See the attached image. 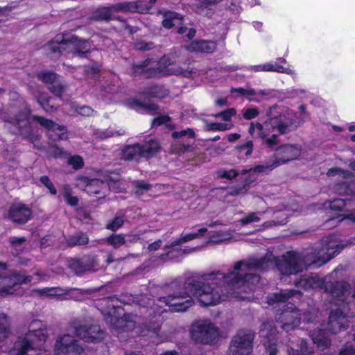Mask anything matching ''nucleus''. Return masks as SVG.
<instances>
[{"mask_svg":"<svg viewBox=\"0 0 355 355\" xmlns=\"http://www.w3.org/2000/svg\"><path fill=\"white\" fill-rule=\"evenodd\" d=\"M47 336L45 324L40 320H33L27 331L19 335L9 355H38L37 342H44Z\"/></svg>","mask_w":355,"mask_h":355,"instance_id":"6","label":"nucleus"},{"mask_svg":"<svg viewBox=\"0 0 355 355\" xmlns=\"http://www.w3.org/2000/svg\"><path fill=\"white\" fill-rule=\"evenodd\" d=\"M277 329L271 322H266L261 324L260 336L263 338V344L268 355H277Z\"/></svg>","mask_w":355,"mask_h":355,"instance_id":"15","label":"nucleus"},{"mask_svg":"<svg viewBox=\"0 0 355 355\" xmlns=\"http://www.w3.org/2000/svg\"><path fill=\"white\" fill-rule=\"evenodd\" d=\"M89 238L87 235L83 232H79L69 236L67 240V244L69 246L83 245L88 243Z\"/></svg>","mask_w":355,"mask_h":355,"instance_id":"32","label":"nucleus"},{"mask_svg":"<svg viewBox=\"0 0 355 355\" xmlns=\"http://www.w3.org/2000/svg\"><path fill=\"white\" fill-rule=\"evenodd\" d=\"M135 193L137 196H141L152 189V184L145 182L144 180H135L132 182Z\"/></svg>","mask_w":355,"mask_h":355,"instance_id":"33","label":"nucleus"},{"mask_svg":"<svg viewBox=\"0 0 355 355\" xmlns=\"http://www.w3.org/2000/svg\"><path fill=\"white\" fill-rule=\"evenodd\" d=\"M117 180V179H113L112 178H107L105 180H101L99 179L89 180V184L86 187V192L90 196L102 194L103 196L106 195L108 189H116L118 192L117 188H115L114 186Z\"/></svg>","mask_w":355,"mask_h":355,"instance_id":"16","label":"nucleus"},{"mask_svg":"<svg viewBox=\"0 0 355 355\" xmlns=\"http://www.w3.org/2000/svg\"><path fill=\"white\" fill-rule=\"evenodd\" d=\"M223 0H202L201 3L196 8V12L201 15H209L211 10L207 8V6L214 5Z\"/></svg>","mask_w":355,"mask_h":355,"instance_id":"40","label":"nucleus"},{"mask_svg":"<svg viewBox=\"0 0 355 355\" xmlns=\"http://www.w3.org/2000/svg\"><path fill=\"white\" fill-rule=\"evenodd\" d=\"M141 155L143 158H150L155 156L160 150L159 142L153 138L146 141L144 144H140Z\"/></svg>","mask_w":355,"mask_h":355,"instance_id":"24","label":"nucleus"},{"mask_svg":"<svg viewBox=\"0 0 355 355\" xmlns=\"http://www.w3.org/2000/svg\"><path fill=\"white\" fill-rule=\"evenodd\" d=\"M89 179L87 177L82 176L77 179L76 185L78 187L86 191L87 185L89 184Z\"/></svg>","mask_w":355,"mask_h":355,"instance_id":"62","label":"nucleus"},{"mask_svg":"<svg viewBox=\"0 0 355 355\" xmlns=\"http://www.w3.org/2000/svg\"><path fill=\"white\" fill-rule=\"evenodd\" d=\"M325 291L337 299L336 303H343L347 297L349 295V284L345 282H336L334 283H327L324 285Z\"/></svg>","mask_w":355,"mask_h":355,"instance_id":"19","label":"nucleus"},{"mask_svg":"<svg viewBox=\"0 0 355 355\" xmlns=\"http://www.w3.org/2000/svg\"><path fill=\"white\" fill-rule=\"evenodd\" d=\"M76 288H62L59 287L46 288L42 291V293L47 296H60L62 294H68Z\"/></svg>","mask_w":355,"mask_h":355,"instance_id":"37","label":"nucleus"},{"mask_svg":"<svg viewBox=\"0 0 355 355\" xmlns=\"http://www.w3.org/2000/svg\"><path fill=\"white\" fill-rule=\"evenodd\" d=\"M190 52L211 53L216 49V43L212 41L195 40L186 46Z\"/></svg>","mask_w":355,"mask_h":355,"instance_id":"22","label":"nucleus"},{"mask_svg":"<svg viewBox=\"0 0 355 355\" xmlns=\"http://www.w3.org/2000/svg\"><path fill=\"white\" fill-rule=\"evenodd\" d=\"M323 281L318 276H310L301 279L296 282L295 286L298 288L308 290L311 288H320L323 286Z\"/></svg>","mask_w":355,"mask_h":355,"instance_id":"25","label":"nucleus"},{"mask_svg":"<svg viewBox=\"0 0 355 355\" xmlns=\"http://www.w3.org/2000/svg\"><path fill=\"white\" fill-rule=\"evenodd\" d=\"M38 78L47 84L49 91L57 96H61L65 91V86L60 83L55 73L42 72L38 74Z\"/></svg>","mask_w":355,"mask_h":355,"instance_id":"20","label":"nucleus"},{"mask_svg":"<svg viewBox=\"0 0 355 355\" xmlns=\"http://www.w3.org/2000/svg\"><path fill=\"white\" fill-rule=\"evenodd\" d=\"M77 112L84 116H92L94 110L89 106L83 105L76 109Z\"/></svg>","mask_w":355,"mask_h":355,"instance_id":"60","label":"nucleus"},{"mask_svg":"<svg viewBox=\"0 0 355 355\" xmlns=\"http://www.w3.org/2000/svg\"><path fill=\"white\" fill-rule=\"evenodd\" d=\"M31 208L22 203L12 205L8 211L9 219L19 225L26 223L31 219Z\"/></svg>","mask_w":355,"mask_h":355,"instance_id":"17","label":"nucleus"},{"mask_svg":"<svg viewBox=\"0 0 355 355\" xmlns=\"http://www.w3.org/2000/svg\"><path fill=\"white\" fill-rule=\"evenodd\" d=\"M187 136L189 138L194 137V132L192 129L187 128V130H181L180 132H174L172 134L173 138L182 137Z\"/></svg>","mask_w":355,"mask_h":355,"instance_id":"59","label":"nucleus"},{"mask_svg":"<svg viewBox=\"0 0 355 355\" xmlns=\"http://www.w3.org/2000/svg\"><path fill=\"white\" fill-rule=\"evenodd\" d=\"M231 234L229 232H219L216 236H214L212 239L214 242H221L227 240L230 237Z\"/></svg>","mask_w":355,"mask_h":355,"instance_id":"61","label":"nucleus"},{"mask_svg":"<svg viewBox=\"0 0 355 355\" xmlns=\"http://www.w3.org/2000/svg\"><path fill=\"white\" fill-rule=\"evenodd\" d=\"M33 277L24 273L8 272L6 263L0 262V295L12 294L21 284L32 282Z\"/></svg>","mask_w":355,"mask_h":355,"instance_id":"10","label":"nucleus"},{"mask_svg":"<svg viewBox=\"0 0 355 355\" xmlns=\"http://www.w3.org/2000/svg\"><path fill=\"white\" fill-rule=\"evenodd\" d=\"M283 307L284 309L282 313L277 316V321L281 324L283 330L289 331L300 324L301 314L293 304L284 305Z\"/></svg>","mask_w":355,"mask_h":355,"instance_id":"14","label":"nucleus"},{"mask_svg":"<svg viewBox=\"0 0 355 355\" xmlns=\"http://www.w3.org/2000/svg\"><path fill=\"white\" fill-rule=\"evenodd\" d=\"M198 248H186L184 249H178L176 250H171L166 254H163L162 259L166 260V259H173L174 257L173 254L175 253L177 255H183L184 254H190L195 252Z\"/></svg>","mask_w":355,"mask_h":355,"instance_id":"43","label":"nucleus"},{"mask_svg":"<svg viewBox=\"0 0 355 355\" xmlns=\"http://www.w3.org/2000/svg\"><path fill=\"white\" fill-rule=\"evenodd\" d=\"M349 327V322L346 314L340 309L331 310L329 317V321L324 328L311 330L310 336L313 342L316 343L322 349L330 346V340L326 335V331L333 334L345 330Z\"/></svg>","mask_w":355,"mask_h":355,"instance_id":"7","label":"nucleus"},{"mask_svg":"<svg viewBox=\"0 0 355 355\" xmlns=\"http://www.w3.org/2000/svg\"><path fill=\"white\" fill-rule=\"evenodd\" d=\"M46 51L53 53H69L83 56L90 51L91 44L87 40L69 34H58L45 46Z\"/></svg>","mask_w":355,"mask_h":355,"instance_id":"8","label":"nucleus"},{"mask_svg":"<svg viewBox=\"0 0 355 355\" xmlns=\"http://www.w3.org/2000/svg\"><path fill=\"white\" fill-rule=\"evenodd\" d=\"M239 175V173L234 169L220 170L218 172V175L220 178L227 180H232Z\"/></svg>","mask_w":355,"mask_h":355,"instance_id":"52","label":"nucleus"},{"mask_svg":"<svg viewBox=\"0 0 355 355\" xmlns=\"http://www.w3.org/2000/svg\"><path fill=\"white\" fill-rule=\"evenodd\" d=\"M85 348L73 336L65 334L57 337L55 355H83Z\"/></svg>","mask_w":355,"mask_h":355,"instance_id":"12","label":"nucleus"},{"mask_svg":"<svg viewBox=\"0 0 355 355\" xmlns=\"http://www.w3.org/2000/svg\"><path fill=\"white\" fill-rule=\"evenodd\" d=\"M301 295V292L297 290H282L279 293H275L268 295L267 297V302L269 305H274L275 304H282L291 298H296L300 300Z\"/></svg>","mask_w":355,"mask_h":355,"instance_id":"21","label":"nucleus"},{"mask_svg":"<svg viewBox=\"0 0 355 355\" xmlns=\"http://www.w3.org/2000/svg\"><path fill=\"white\" fill-rule=\"evenodd\" d=\"M104 241L106 243L112 246L114 248H119L125 245L126 242L125 237L122 234H113L107 237Z\"/></svg>","mask_w":355,"mask_h":355,"instance_id":"34","label":"nucleus"},{"mask_svg":"<svg viewBox=\"0 0 355 355\" xmlns=\"http://www.w3.org/2000/svg\"><path fill=\"white\" fill-rule=\"evenodd\" d=\"M339 355H355V349L352 346H349L340 350Z\"/></svg>","mask_w":355,"mask_h":355,"instance_id":"64","label":"nucleus"},{"mask_svg":"<svg viewBox=\"0 0 355 355\" xmlns=\"http://www.w3.org/2000/svg\"><path fill=\"white\" fill-rule=\"evenodd\" d=\"M259 114V111L258 110L257 108L251 107V108H248L244 111V112L243 114V116L246 120H251V119H253L256 118L257 116H258Z\"/></svg>","mask_w":355,"mask_h":355,"instance_id":"55","label":"nucleus"},{"mask_svg":"<svg viewBox=\"0 0 355 355\" xmlns=\"http://www.w3.org/2000/svg\"><path fill=\"white\" fill-rule=\"evenodd\" d=\"M9 322L7 316L0 313V342L5 340L9 334Z\"/></svg>","mask_w":355,"mask_h":355,"instance_id":"38","label":"nucleus"},{"mask_svg":"<svg viewBox=\"0 0 355 355\" xmlns=\"http://www.w3.org/2000/svg\"><path fill=\"white\" fill-rule=\"evenodd\" d=\"M250 184L246 182L241 186L232 187L230 189L229 193L230 196H239L245 194L249 189Z\"/></svg>","mask_w":355,"mask_h":355,"instance_id":"47","label":"nucleus"},{"mask_svg":"<svg viewBox=\"0 0 355 355\" xmlns=\"http://www.w3.org/2000/svg\"><path fill=\"white\" fill-rule=\"evenodd\" d=\"M263 71H273L286 74L294 73V71L289 68L277 64V63L273 64L271 62L263 64Z\"/></svg>","mask_w":355,"mask_h":355,"instance_id":"35","label":"nucleus"},{"mask_svg":"<svg viewBox=\"0 0 355 355\" xmlns=\"http://www.w3.org/2000/svg\"><path fill=\"white\" fill-rule=\"evenodd\" d=\"M268 119L261 123L252 122L248 132L254 138L264 141L266 145L272 148L279 142V135L287 134L296 128L295 115L288 110L273 105L266 112Z\"/></svg>","mask_w":355,"mask_h":355,"instance_id":"2","label":"nucleus"},{"mask_svg":"<svg viewBox=\"0 0 355 355\" xmlns=\"http://www.w3.org/2000/svg\"><path fill=\"white\" fill-rule=\"evenodd\" d=\"M69 327L77 337L87 343H98L105 337V332L90 316L74 318L70 321Z\"/></svg>","mask_w":355,"mask_h":355,"instance_id":"9","label":"nucleus"},{"mask_svg":"<svg viewBox=\"0 0 355 355\" xmlns=\"http://www.w3.org/2000/svg\"><path fill=\"white\" fill-rule=\"evenodd\" d=\"M67 266L75 275H78L86 272L80 259H70L67 261Z\"/></svg>","mask_w":355,"mask_h":355,"instance_id":"39","label":"nucleus"},{"mask_svg":"<svg viewBox=\"0 0 355 355\" xmlns=\"http://www.w3.org/2000/svg\"><path fill=\"white\" fill-rule=\"evenodd\" d=\"M153 43L151 42H145L144 41H137L135 42V48L137 50L146 51L150 50L153 48Z\"/></svg>","mask_w":355,"mask_h":355,"instance_id":"58","label":"nucleus"},{"mask_svg":"<svg viewBox=\"0 0 355 355\" xmlns=\"http://www.w3.org/2000/svg\"><path fill=\"white\" fill-rule=\"evenodd\" d=\"M40 180L41 183L49 189L51 194L56 195L57 190L48 176L43 175L40 178Z\"/></svg>","mask_w":355,"mask_h":355,"instance_id":"49","label":"nucleus"},{"mask_svg":"<svg viewBox=\"0 0 355 355\" xmlns=\"http://www.w3.org/2000/svg\"><path fill=\"white\" fill-rule=\"evenodd\" d=\"M26 238L24 236L21 237H11L10 239V243L11 245L14 247L20 246L22 243H24L26 241Z\"/></svg>","mask_w":355,"mask_h":355,"instance_id":"63","label":"nucleus"},{"mask_svg":"<svg viewBox=\"0 0 355 355\" xmlns=\"http://www.w3.org/2000/svg\"><path fill=\"white\" fill-rule=\"evenodd\" d=\"M163 124L166 125L167 128H173L171 123V118L167 115H159L154 118L152 121L153 128L159 126Z\"/></svg>","mask_w":355,"mask_h":355,"instance_id":"42","label":"nucleus"},{"mask_svg":"<svg viewBox=\"0 0 355 355\" xmlns=\"http://www.w3.org/2000/svg\"><path fill=\"white\" fill-rule=\"evenodd\" d=\"M182 20V15L175 12H163L162 25L166 28H171L173 26L180 24Z\"/></svg>","mask_w":355,"mask_h":355,"instance_id":"29","label":"nucleus"},{"mask_svg":"<svg viewBox=\"0 0 355 355\" xmlns=\"http://www.w3.org/2000/svg\"><path fill=\"white\" fill-rule=\"evenodd\" d=\"M191 335L196 342L210 344L216 340L218 333L217 329L210 321L203 320L198 321L192 324Z\"/></svg>","mask_w":355,"mask_h":355,"instance_id":"13","label":"nucleus"},{"mask_svg":"<svg viewBox=\"0 0 355 355\" xmlns=\"http://www.w3.org/2000/svg\"><path fill=\"white\" fill-rule=\"evenodd\" d=\"M80 261L86 272L92 270L97 265L96 258L94 255L85 256Z\"/></svg>","mask_w":355,"mask_h":355,"instance_id":"44","label":"nucleus"},{"mask_svg":"<svg viewBox=\"0 0 355 355\" xmlns=\"http://www.w3.org/2000/svg\"><path fill=\"white\" fill-rule=\"evenodd\" d=\"M207 231V228L203 227L198 230V232L187 234L178 239L173 241L170 245H166L164 249H168L172 247L179 245L182 243H187L189 241L193 240L198 238L199 236L202 235Z\"/></svg>","mask_w":355,"mask_h":355,"instance_id":"30","label":"nucleus"},{"mask_svg":"<svg viewBox=\"0 0 355 355\" xmlns=\"http://www.w3.org/2000/svg\"><path fill=\"white\" fill-rule=\"evenodd\" d=\"M329 207L331 209L335 211H341L343 208H345L347 214L354 212L355 211V195L347 199H334L329 202Z\"/></svg>","mask_w":355,"mask_h":355,"instance_id":"23","label":"nucleus"},{"mask_svg":"<svg viewBox=\"0 0 355 355\" xmlns=\"http://www.w3.org/2000/svg\"><path fill=\"white\" fill-rule=\"evenodd\" d=\"M259 220L260 218L257 216L256 213H251L240 219L239 222L242 225H246L253 222H259Z\"/></svg>","mask_w":355,"mask_h":355,"instance_id":"54","label":"nucleus"},{"mask_svg":"<svg viewBox=\"0 0 355 355\" xmlns=\"http://www.w3.org/2000/svg\"><path fill=\"white\" fill-rule=\"evenodd\" d=\"M347 245L338 243L335 236H329L302 253L288 251L275 258L272 253L268 252L261 258L237 261L227 274L215 271L189 277L185 280V286L204 306L216 305L229 296L245 300L248 298L245 294L252 291L260 280L254 270H265L275 264L281 274L296 275L306 267L318 268L325 264Z\"/></svg>","mask_w":355,"mask_h":355,"instance_id":"1","label":"nucleus"},{"mask_svg":"<svg viewBox=\"0 0 355 355\" xmlns=\"http://www.w3.org/2000/svg\"><path fill=\"white\" fill-rule=\"evenodd\" d=\"M240 153L245 151V155L249 156L251 155L253 150V142L248 141L246 143L241 144L237 147Z\"/></svg>","mask_w":355,"mask_h":355,"instance_id":"56","label":"nucleus"},{"mask_svg":"<svg viewBox=\"0 0 355 355\" xmlns=\"http://www.w3.org/2000/svg\"><path fill=\"white\" fill-rule=\"evenodd\" d=\"M334 191L343 196H351L355 195V182L344 181L336 184L334 187Z\"/></svg>","mask_w":355,"mask_h":355,"instance_id":"28","label":"nucleus"},{"mask_svg":"<svg viewBox=\"0 0 355 355\" xmlns=\"http://www.w3.org/2000/svg\"><path fill=\"white\" fill-rule=\"evenodd\" d=\"M96 17L100 20H109L111 18V10L108 8H102L96 12Z\"/></svg>","mask_w":355,"mask_h":355,"instance_id":"50","label":"nucleus"},{"mask_svg":"<svg viewBox=\"0 0 355 355\" xmlns=\"http://www.w3.org/2000/svg\"><path fill=\"white\" fill-rule=\"evenodd\" d=\"M125 216L123 214H116L115 217L106 225V228L112 231H116L123 225Z\"/></svg>","mask_w":355,"mask_h":355,"instance_id":"41","label":"nucleus"},{"mask_svg":"<svg viewBox=\"0 0 355 355\" xmlns=\"http://www.w3.org/2000/svg\"><path fill=\"white\" fill-rule=\"evenodd\" d=\"M0 118L6 123V126L13 134L19 135L25 138H32L33 135V121L49 130L50 137L53 139L64 140L67 139L66 128L60 125L52 120L42 116H31V110L25 105L15 117L8 116V113L0 110Z\"/></svg>","mask_w":355,"mask_h":355,"instance_id":"3","label":"nucleus"},{"mask_svg":"<svg viewBox=\"0 0 355 355\" xmlns=\"http://www.w3.org/2000/svg\"><path fill=\"white\" fill-rule=\"evenodd\" d=\"M236 114L234 108H228L226 110L216 114V117H221L223 121H227Z\"/></svg>","mask_w":355,"mask_h":355,"instance_id":"51","label":"nucleus"},{"mask_svg":"<svg viewBox=\"0 0 355 355\" xmlns=\"http://www.w3.org/2000/svg\"><path fill=\"white\" fill-rule=\"evenodd\" d=\"M94 136L100 139H106L110 137H115V136H121L125 134V132L123 129H120L119 130H114L112 128H107L106 130H96L94 132Z\"/></svg>","mask_w":355,"mask_h":355,"instance_id":"31","label":"nucleus"},{"mask_svg":"<svg viewBox=\"0 0 355 355\" xmlns=\"http://www.w3.org/2000/svg\"><path fill=\"white\" fill-rule=\"evenodd\" d=\"M191 295L189 291L186 288L184 284L183 288L178 289L166 297L158 298L157 302L154 300L147 299L146 297L141 296V299L138 301L139 304L142 306H149V314L152 313L155 314V320L152 324L148 326V328L154 333L159 331V318L161 313L165 311L163 305L168 306L169 310L173 312L186 311L194 304Z\"/></svg>","mask_w":355,"mask_h":355,"instance_id":"4","label":"nucleus"},{"mask_svg":"<svg viewBox=\"0 0 355 355\" xmlns=\"http://www.w3.org/2000/svg\"><path fill=\"white\" fill-rule=\"evenodd\" d=\"M207 127L209 130L217 131L226 130L230 128L227 124L223 123H211Z\"/></svg>","mask_w":355,"mask_h":355,"instance_id":"57","label":"nucleus"},{"mask_svg":"<svg viewBox=\"0 0 355 355\" xmlns=\"http://www.w3.org/2000/svg\"><path fill=\"white\" fill-rule=\"evenodd\" d=\"M130 106L132 108H136L137 110H144L151 114H154V112L158 110V106L155 104H144L137 100H133L130 103Z\"/></svg>","mask_w":355,"mask_h":355,"instance_id":"36","label":"nucleus"},{"mask_svg":"<svg viewBox=\"0 0 355 355\" xmlns=\"http://www.w3.org/2000/svg\"><path fill=\"white\" fill-rule=\"evenodd\" d=\"M302 153V149L297 145L287 144L281 146L276 150L272 157L279 162V165L287 162L297 159Z\"/></svg>","mask_w":355,"mask_h":355,"instance_id":"18","label":"nucleus"},{"mask_svg":"<svg viewBox=\"0 0 355 355\" xmlns=\"http://www.w3.org/2000/svg\"><path fill=\"white\" fill-rule=\"evenodd\" d=\"M300 355H315L312 347H309L306 341L303 339L300 340Z\"/></svg>","mask_w":355,"mask_h":355,"instance_id":"53","label":"nucleus"},{"mask_svg":"<svg viewBox=\"0 0 355 355\" xmlns=\"http://www.w3.org/2000/svg\"><path fill=\"white\" fill-rule=\"evenodd\" d=\"M118 300L114 296H110L106 298H104L101 300L100 305L101 306H106L107 309V313L109 314L111 313V310L114 309L116 305L115 304V302H116Z\"/></svg>","mask_w":355,"mask_h":355,"instance_id":"48","label":"nucleus"},{"mask_svg":"<svg viewBox=\"0 0 355 355\" xmlns=\"http://www.w3.org/2000/svg\"><path fill=\"white\" fill-rule=\"evenodd\" d=\"M67 163L68 164L72 166L73 168L75 170L80 169L84 166L83 159L79 155H73L69 157L68 158Z\"/></svg>","mask_w":355,"mask_h":355,"instance_id":"45","label":"nucleus"},{"mask_svg":"<svg viewBox=\"0 0 355 355\" xmlns=\"http://www.w3.org/2000/svg\"><path fill=\"white\" fill-rule=\"evenodd\" d=\"M141 150L140 144L127 146L122 151V158L128 161H139L143 158Z\"/></svg>","mask_w":355,"mask_h":355,"instance_id":"26","label":"nucleus"},{"mask_svg":"<svg viewBox=\"0 0 355 355\" xmlns=\"http://www.w3.org/2000/svg\"><path fill=\"white\" fill-rule=\"evenodd\" d=\"M132 73L135 76L141 75L145 78H158L167 76H182L193 78L198 76L197 71L189 67H184L171 63L168 58L164 56L158 62L146 59L132 66Z\"/></svg>","mask_w":355,"mask_h":355,"instance_id":"5","label":"nucleus"},{"mask_svg":"<svg viewBox=\"0 0 355 355\" xmlns=\"http://www.w3.org/2000/svg\"><path fill=\"white\" fill-rule=\"evenodd\" d=\"M351 173L349 171L341 169L338 167H333L328 170L327 175L328 177L339 176L347 178L350 175Z\"/></svg>","mask_w":355,"mask_h":355,"instance_id":"46","label":"nucleus"},{"mask_svg":"<svg viewBox=\"0 0 355 355\" xmlns=\"http://www.w3.org/2000/svg\"><path fill=\"white\" fill-rule=\"evenodd\" d=\"M278 166H279V162L277 161L276 157L271 156L268 159L266 160L264 163L257 165L254 168H251L249 171L268 174Z\"/></svg>","mask_w":355,"mask_h":355,"instance_id":"27","label":"nucleus"},{"mask_svg":"<svg viewBox=\"0 0 355 355\" xmlns=\"http://www.w3.org/2000/svg\"><path fill=\"white\" fill-rule=\"evenodd\" d=\"M254 338V334L251 330H239L231 340L228 355H250Z\"/></svg>","mask_w":355,"mask_h":355,"instance_id":"11","label":"nucleus"}]
</instances>
